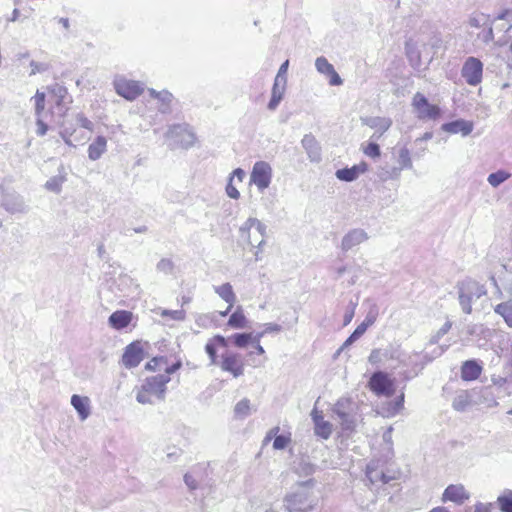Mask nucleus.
I'll list each match as a JSON object with an SVG mask.
<instances>
[{
	"label": "nucleus",
	"instance_id": "1",
	"mask_svg": "<svg viewBox=\"0 0 512 512\" xmlns=\"http://www.w3.org/2000/svg\"><path fill=\"white\" fill-rule=\"evenodd\" d=\"M68 97L66 87L58 83L47 86L46 91L37 90L33 97L37 117H46L48 114L51 117H63L67 111Z\"/></svg>",
	"mask_w": 512,
	"mask_h": 512
},
{
	"label": "nucleus",
	"instance_id": "2",
	"mask_svg": "<svg viewBox=\"0 0 512 512\" xmlns=\"http://www.w3.org/2000/svg\"><path fill=\"white\" fill-rule=\"evenodd\" d=\"M226 347L227 340L221 335H215L207 341L205 351L211 364L219 366L222 371L229 373L234 378L243 376L245 363L241 355L235 352H226L220 358L218 357V349Z\"/></svg>",
	"mask_w": 512,
	"mask_h": 512
},
{
	"label": "nucleus",
	"instance_id": "3",
	"mask_svg": "<svg viewBox=\"0 0 512 512\" xmlns=\"http://www.w3.org/2000/svg\"><path fill=\"white\" fill-rule=\"evenodd\" d=\"M169 376L157 375L146 378L137 392L136 399L141 404L152 403L153 399H163Z\"/></svg>",
	"mask_w": 512,
	"mask_h": 512
},
{
	"label": "nucleus",
	"instance_id": "4",
	"mask_svg": "<svg viewBox=\"0 0 512 512\" xmlns=\"http://www.w3.org/2000/svg\"><path fill=\"white\" fill-rule=\"evenodd\" d=\"M241 238L252 247H260L264 243L265 227L257 219H249L240 229Z\"/></svg>",
	"mask_w": 512,
	"mask_h": 512
},
{
	"label": "nucleus",
	"instance_id": "5",
	"mask_svg": "<svg viewBox=\"0 0 512 512\" xmlns=\"http://www.w3.org/2000/svg\"><path fill=\"white\" fill-rule=\"evenodd\" d=\"M368 388L377 396L390 397L395 392V383L387 373L378 371L370 377Z\"/></svg>",
	"mask_w": 512,
	"mask_h": 512
},
{
	"label": "nucleus",
	"instance_id": "6",
	"mask_svg": "<svg viewBox=\"0 0 512 512\" xmlns=\"http://www.w3.org/2000/svg\"><path fill=\"white\" fill-rule=\"evenodd\" d=\"M412 106L417 116L422 120H437L441 117V109L438 105L429 103L428 99L417 92L412 99Z\"/></svg>",
	"mask_w": 512,
	"mask_h": 512
},
{
	"label": "nucleus",
	"instance_id": "7",
	"mask_svg": "<svg viewBox=\"0 0 512 512\" xmlns=\"http://www.w3.org/2000/svg\"><path fill=\"white\" fill-rule=\"evenodd\" d=\"M147 343L135 340L128 344L122 354L121 362L124 367L131 369L137 367L146 356Z\"/></svg>",
	"mask_w": 512,
	"mask_h": 512
},
{
	"label": "nucleus",
	"instance_id": "8",
	"mask_svg": "<svg viewBox=\"0 0 512 512\" xmlns=\"http://www.w3.org/2000/svg\"><path fill=\"white\" fill-rule=\"evenodd\" d=\"M288 67H289V60H286L280 66L278 73L275 77L273 88H272L271 99L268 103V108L270 110H275L283 98V93H284L286 82H287L286 74L288 71Z\"/></svg>",
	"mask_w": 512,
	"mask_h": 512
},
{
	"label": "nucleus",
	"instance_id": "9",
	"mask_svg": "<svg viewBox=\"0 0 512 512\" xmlns=\"http://www.w3.org/2000/svg\"><path fill=\"white\" fill-rule=\"evenodd\" d=\"M469 24L471 27L480 29V31L476 34L478 40L483 43H489L494 39L493 35V22L490 20L488 15L483 13L474 14L470 20Z\"/></svg>",
	"mask_w": 512,
	"mask_h": 512
},
{
	"label": "nucleus",
	"instance_id": "10",
	"mask_svg": "<svg viewBox=\"0 0 512 512\" xmlns=\"http://www.w3.org/2000/svg\"><path fill=\"white\" fill-rule=\"evenodd\" d=\"M485 291L477 282L469 280L463 282L460 287L459 301L463 311L467 314L471 313V301L473 298H479Z\"/></svg>",
	"mask_w": 512,
	"mask_h": 512
},
{
	"label": "nucleus",
	"instance_id": "11",
	"mask_svg": "<svg viewBox=\"0 0 512 512\" xmlns=\"http://www.w3.org/2000/svg\"><path fill=\"white\" fill-rule=\"evenodd\" d=\"M462 77L465 79L467 84L476 86L482 81L483 76V64L475 57H469L463 64L461 70Z\"/></svg>",
	"mask_w": 512,
	"mask_h": 512
},
{
	"label": "nucleus",
	"instance_id": "12",
	"mask_svg": "<svg viewBox=\"0 0 512 512\" xmlns=\"http://www.w3.org/2000/svg\"><path fill=\"white\" fill-rule=\"evenodd\" d=\"M287 512H310L314 508L309 495L305 492H295L284 499Z\"/></svg>",
	"mask_w": 512,
	"mask_h": 512
},
{
	"label": "nucleus",
	"instance_id": "13",
	"mask_svg": "<svg viewBox=\"0 0 512 512\" xmlns=\"http://www.w3.org/2000/svg\"><path fill=\"white\" fill-rule=\"evenodd\" d=\"M272 169L270 165L264 161L256 162L253 166L250 182L255 184L259 190L266 189L271 182Z\"/></svg>",
	"mask_w": 512,
	"mask_h": 512
},
{
	"label": "nucleus",
	"instance_id": "14",
	"mask_svg": "<svg viewBox=\"0 0 512 512\" xmlns=\"http://www.w3.org/2000/svg\"><path fill=\"white\" fill-rule=\"evenodd\" d=\"M114 88L118 95L130 101L136 99L143 93V88L138 81L125 78L115 80Z\"/></svg>",
	"mask_w": 512,
	"mask_h": 512
},
{
	"label": "nucleus",
	"instance_id": "15",
	"mask_svg": "<svg viewBox=\"0 0 512 512\" xmlns=\"http://www.w3.org/2000/svg\"><path fill=\"white\" fill-rule=\"evenodd\" d=\"M182 366L181 361H177L171 365L168 363V359L164 356H156L153 357L150 361H148L145 365V369L151 372H162L165 374L163 376H169L180 369Z\"/></svg>",
	"mask_w": 512,
	"mask_h": 512
},
{
	"label": "nucleus",
	"instance_id": "16",
	"mask_svg": "<svg viewBox=\"0 0 512 512\" xmlns=\"http://www.w3.org/2000/svg\"><path fill=\"white\" fill-rule=\"evenodd\" d=\"M169 134L173 140L182 147H189L195 142V135L189 125L178 124L170 128Z\"/></svg>",
	"mask_w": 512,
	"mask_h": 512
},
{
	"label": "nucleus",
	"instance_id": "17",
	"mask_svg": "<svg viewBox=\"0 0 512 512\" xmlns=\"http://www.w3.org/2000/svg\"><path fill=\"white\" fill-rule=\"evenodd\" d=\"M470 498V493L462 484H450L442 494V501L453 502L457 505L464 504Z\"/></svg>",
	"mask_w": 512,
	"mask_h": 512
},
{
	"label": "nucleus",
	"instance_id": "18",
	"mask_svg": "<svg viewBox=\"0 0 512 512\" xmlns=\"http://www.w3.org/2000/svg\"><path fill=\"white\" fill-rule=\"evenodd\" d=\"M315 66L317 70L324 74L332 86H339L342 84V79L334 69L333 65L328 62L325 57H319L316 59Z\"/></svg>",
	"mask_w": 512,
	"mask_h": 512
},
{
	"label": "nucleus",
	"instance_id": "19",
	"mask_svg": "<svg viewBox=\"0 0 512 512\" xmlns=\"http://www.w3.org/2000/svg\"><path fill=\"white\" fill-rule=\"evenodd\" d=\"M134 319V315L128 310H117L108 319L109 325L115 330H122L128 327Z\"/></svg>",
	"mask_w": 512,
	"mask_h": 512
},
{
	"label": "nucleus",
	"instance_id": "20",
	"mask_svg": "<svg viewBox=\"0 0 512 512\" xmlns=\"http://www.w3.org/2000/svg\"><path fill=\"white\" fill-rule=\"evenodd\" d=\"M311 415L315 424V434L323 439H328L332 434V424L324 420L322 411L313 409Z\"/></svg>",
	"mask_w": 512,
	"mask_h": 512
},
{
	"label": "nucleus",
	"instance_id": "21",
	"mask_svg": "<svg viewBox=\"0 0 512 512\" xmlns=\"http://www.w3.org/2000/svg\"><path fill=\"white\" fill-rule=\"evenodd\" d=\"M368 170L366 162L362 161L357 165L350 168H343L336 171V177L339 180L350 182L359 177V175L365 173Z\"/></svg>",
	"mask_w": 512,
	"mask_h": 512
},
{
	"label": "nucleus",
	"instance_id": "22",
	"mask_svg": "<svg viewBox=\"0 0 512 512\" xmlns=\"http://www.w3.org/2000/svg\"><path fill=\"white\" fill-rule=\"evenodd\" d=\"M279 431H280L279 427H274V428L270 429L264 439L265 443L274 439L273 448L276 450L285 449L291 442V434L290 433L278 435Z\"/></svg>",
	"mask_w": 512,
	"mask_h": 512
},
{
	"label": "nucleus",
	"instance_id": "23",
	"mask_svg": "<svg viewBox=\"0 0 512 512\" xmlns=\"http://www.w3.org/2000/svg\"><path fill=\"white\" fill-rule=\"evenodd\" d=\"M215 292L223 299L226 303H228L227 309L221 313L222 316L227 315L236 302V295L233 291L231 284L224 283L220 286L214 288Z\"/></svg>",
	"mask_w": 512,
	"mask_h": 512
},
{
	"label": "nucleus",
	"instance_id": "24",
	"mask_svg": "<svg viewBox=\"0 0 512 512\" xmlns=\"http://www.w3.org/2000/svg\"><path fill=\"white\" fill-rule=\"evenodd\" d=\"M482 367L475 360H467L461 366V378L465 381H473L479 378Z\"/></svg>",
	"mask_w": 512,
	"mask_h": 512
},
{
	"label": "nucleus",
	"instance_id": "25",
	"mask_svg": "<svg viewBox=\"0 0 512 512\" xmlns=\"http://www.w3.org/2000/svg\"><path fill=\"white\" fill-rule=\"evenodd\" d=\"M107 149V140L104 136H98L88 147V157L91 160L99 159Z\"/></svg>",
	"mask_w": 512,
	"mask_h": 512
},
{
	"label": "nucleus",
	"instance_id": "26",
	"mask_svg": "<svg viewBox=\"0 0 512 512\" xmlns=\"http://www.w3.org/2000/svg\"><path fill=\"white\" fill-rule=\"evenodd\" d=\"M375 322V317H367L361 324H359L356 329L353 331V333L345 340V342L342 345V349L350 346L354 341H356L358 338H360L368 329L369 326H371Z\"/></svg>",
	"mask_w": 512,
	"mask_h": 512
},
{
	"label": "nucleus",
	"instance_id": "27",
	"mask_svg": "<svg viewBox=\"0 0 512 512\" xmlns=\"http://www.w3.org/2000/svg\"><path fill=\"white\" fill-rule=\"evenodd\" d=\"M248 320L241 307H238L229 317L227 325L233 329H244Z\"/></svg>",
	"mask_w": 512,
	"mask_h": 512
},
{
	"label": "nucleus",
	"instance_id": "28",
	"mask_svg": "<svg viewBox=\"0 0 512 512\" xmlns=\"http://www.w3.org/2000/svg\"><path fill=\"white\" fill-rule=\"evenodd\" d=\"M71 404L76 409L81 419H86L89 416L90 411L88 397H82L75 394L71 398Z\"/></svg>",
	"mask_w": 512,
	"mask_h": 512
},
{
	"label": "nucleus",
	"instance_id": "29",
	"mask_svg": "<svg viewBox=\"0 0 512 512\" xmlns=\"http://www.w3.org/2000/svg\"><path fill=\"white\" fill-rule=\"evenodd\" d=\"M231 341L237 348H245L249 344L254 343V339H256V334L253 333H236L231 336Z\"/></svg>",
	"mask_w": 512,
	"mask_h": 512
},
{
	"label": "nucleus",
	"instance_id": "30",
	"mask_svg": "<svg viewBox=\"0 0 512 512\" xmlns=\"http://www.w3.org/2000/svg\"><path fill=\"white\" fill-rule=\"evenodd\" d=\"M495 312L504 318L509 327H512V300L498 304L495 307Z\"/></svg>",
	"mask_w": 512,
	"mask_h": 512
},
{
	"label": "nucleus",
	"instance_id": "31",
	"mask_svg": "<svg viewBox=\"0 0 512 512\" xmlns=\"http://www.w3.org/2000/svg\"><path fill=\"white\" fill-rule=\"evenodd\" d=\"M445 129L451 133L462 132L467 135L472 131V124L465 121H454L445 125Z\"/></svg>",
	"mask_w": 512,
	"mask_h": 512
},
{
	"label": "nucleus",
	"instance_id": "32",
	"mask_svg": "<svg viewBox=\"0 0 512 512\" xmlns=\"http://www.w3.org/2000/svg\"><path fill=\"white\" fill-rule=\"evenodd\" d=\"M234 412L236 417L245 418L251 412V403L248 399L240 400L234 408Z\"/></svg>",
	"mask_w": 512,
	"mask_h": 512
},
{
	"label": "nucleus",
	"instance_id": "33",
	"mask_svg": "<svg viewBox=\"0 0 512 512\" xmlns=\"http://www.w3.org/2000/svg\"><path fill=\"white\" fill-rule=\"evenodd\" d=\"M404 393H401L395 400L394 403L388 404V413L390 416L398 414L404 408Z\"/></svg>",
	"mask_w": 512,
	"mask_h": 512
},
{
	"label": "nucleus",
	"instance_id": "34",
	"mask_svg": "<svg viewBox=\"0 0 512 512\" xmlns=\"http://www.w3.org/2000/svg\"><path fill=\"white\" fill-rule=\"evenodd\" d=\"M498 504L502 512H512V491L498 497Z\"/></svg>",
	"mask_w": 512,
	"mask_h": 512
},
{
	"label": "nucleus",
	"instance_id": "35",
	"mask_svg": "<svg viewBox=\"0 0 512 512\" xmlns=\"http://www.w3.org/2000/svg\"><path fill=\"white\" fill-rule=\"evenodd\" d=\"M509 177V174L504 172V171H498V172H495V173H492L489 175L488 177V182L496 187L498 186L499 184H501L502 182H504L506 179H508Z\"/></svg>",
	"mask_w": 512,
	"mask_h": 512
},
{
	"label": "nucleus",
	"instance_id": "36",
	"mask_svg": "<svg viewBox=\"0 0 512 512\" xmlns=\"http://www.w3.org/2000/svg\"><path fill=\"white\" fill-rule=\"evenodd\" d=\"M363 153L370 158H378L380 156V147L376 143H368L363 147Z\"/></svg>",
	"mask_w": 512,
	"mask_h": 512
},
{
	"label": "nucleus",
	"instance_id": "37",
	"mask_svg": "<svg viewBox=\"0 0 512 512\" xmlns=\"http://www.w3.org/2000/svg\"><path fill=\"white\" fill-rule=\"evenodd\" d=\"M496 20H507V24L504 25L503 29H505L506 31H508L509 29L512 28V10L510 9H506L504 10L503 12H501L495 19L494 21Z\"/></svg>",
	"mask_w": 512,
	"mask_h": 512
},
{
	"label": "nucleus",
	"instance_id": "38",
	"mask_svg": "<svg viewBox=\"0 0 512 512\" xmlns=\"http://www.w3.org/2000/svg\"><path fill=\"white\" fill-rule=\"evenodd\" d=\"M263 333L256 334V339H254L253 350L250 351V355L257 354V355H264L265 350L260 344V338L262 337Z\"/></svg>",
	"mask_w": 512,
	"mask_h": 512
},
{
	"label": "nucleus",
	"instance_id": "39",
	"mask_svg": "<svg viewBox=\"0 0 512 512\" xmlns=\"http://www.w3.org/2000/svg\"><path fill=\"white\" fill-rule=\"evenodd\" d=\"M226 193L232 199H238L240 197V193L234 185V181L229 179V182L226 186Z\"/></svg>",
	"mask_w": 512,
	"mask_h": 512
},
{
	"label": "nucleus",
	"instance_id": "40",
	"mask_svg": "<svg viewBox=\"0 0 512 512\" xmlns=\"http://www.w3.org/2000/svg\"><path fill=\"white\" fill-rule=\"evenodd\" d=\"M161 316L170 317L173 320H183L184 319V313L182 311H178V310H175V311L163 310L161 312Z\"/></svg>",
	"mask_w": 512,
	"mask_h": 512
},
{
	"label": "nucleus",
	"instance_id": "41",
	"mask_svg": "<svg viewBox=\"0 0 512 512\" xmlns=\"http://www.w3.org/2000/svg\"><path fill=\"white\" fill-rule=\"evenodd\" d=\"M61 184H62L61 179L53 178L46 183V187H47V189H49L51 191L59 192Z\"/></svg>",
	"mask_w": 512,
	"mask_h": 512
},
{
	"label": "nucleus",
	"instance_id": "42",
	"mask_svg": "<svg viewBox=\"0 0 512 512\" xmlns=\"http://www.w3.org/2000/svg\"><path fill=\"white\" fill-rule=\"evenodd\" d=\"M45 117H38L37 119V134L43 136L48 131V125L44 122Z\"/></svg>",
	"mask_w": 512,
	"mask_h": 512
},
{
	"label": "nucleus",
	"instance_id": "43",
	"mask_svg": "<svg viewBox=\"0 0 512 512\" xmlns=\"http://www.w3.org/2000/svg\"><path fill=\"white\" fill-rule=\"evenodd\" d=\"M245 177V173L241 168H237L233 171L230 180L242 183Z\"/></svg>",
	"mask_w": 512,
	"mask_h": 512
},
{
	"label": "nucleus",
	"instance_id": "44",
	"mask_svg": "<svg viewBox=\"0 0 512 512\" xmlns=\"http://www.w3.org/2000/svg\"><path fill=\"white\" fill-rule=\"evenodd\" d=\"M30 65H31V73H30L31 75L42 72L47 69V66L45 64L37 63L34 61H32Z\"/></svg>",
	"mask_w": 512,
	"mask_h": 512
},
{
	"label": "nucleus",
	"instance_id": "45",
	"mask_svg": "<svg viewBox=\"0 0 512 512\" xmlns=\"http://www.w3.org/2000/svg\"><path fill=\"white\" fill-rule=\"evenodd\" d=\"M79 122L83 128L90 130V131L93 130V123L87 117L80 116Z\"/></svg>",
	"mask_w": 512,
	"mask_h": 512
},
{
	"label": "nucleus",
	"instance_id": "46",
	"mask_svg": "<svg viewBox=\"0 0 512 512\" xmlns=\"http://www.w3.org/2000/svg\"><path fill=\"white\" fill-rule=\"evenodd\" d=\"M474 512H491V504L478 503L475 505Z\"/></svg>",
	"mask_w": 512,
	"mask_h": 512
},
{
	"label": "nucleus",
	"instance_id": "47",
	"mask_svg": "<svg viewBox=\"0 0 512 512\" xmlns=\"http://www.w3.org/2000/svg\"><path fill=\"white\" fill-rule=\"evenodd\" d=\"M281 330V326L278 324H267L265 326L264 333H272V332H279Z\"/></svg>",
	"mask_w": 512,
	"mask_h": 512
},
{
	"label": "nucleus",
	"instance_id": "48",
	"mask_svg": "<svg viewBox=\"0 0 512 512\" xmlns=\"http://www.w3.org/2000/svg\"><path fill=\"white\" fill-rule=\"evenodd\" d=\"M353 317H354V309L352 308L348 312H346L344 315V322H343L344 326L348 325L352 321Z\"/></svg>",
	"mask_w": 512,
	"mask_h": 512
},
{
	"label": "nucleus",
	"instance_id": "49",
	"mask_svg": "<svg viewBox=\"0 0 512 512\" xmlns=\"http://www.w3.org/2000/svg\"><path fill=\"white\" fill-rule=\"evenodd\" d=\"M171 266H172V262L168 259H163L159 263V267H161L162 269H165L166 267H171Z\"/></svg>",
	"mask_w": 512,
	"mask_h": 512
},
{
	"label": "nucleus",
	"instance_id": "50",
	"mask_svg": "<svg viewBox=\"0 0 512 512\" xmlns=\"http://www.w3.org/2000/svg\"><path fill=\"white\" fill-rule=\"evenodd\" d=\"M429 512H450L446 507L437 506L431 509Z\"/></svg>",
	"mask_w": 512,
	"mask_h": 512
},
{
	"label": "nucleus",
	"instance_id": "51",
	"mask_svg": "<svg viewBox=\"0 0 512 512\" xmlns=\"http://www.w3.org/2000/svg\"><path fill=\"white\" fill-rule=\"evenodd\" d=\"M185 482L187 485H189L192 489H194L196 486L194 485V480H191V476L185 475Z\"/></svg>",
	"mask_w": 512,
	"mask_h": 512
},
{
	"label": "nucleus",
	"instance_id": "52",
	"mask_svg": "<svg viewBox=\"0 0 512 512\" xmlns=\"http://www.w3.org/2000/svg\"><path fill=\"white\" fill-rule=\"evenodd\" d=\"M454 408L457 409V410H461L463 409V405L462 403H460L459 401H455L454 404H453Z\"/></svg>",
	"mask_w": 512,
	"mask_h": 512
},
{
	"label": "nucleus",
	"instance_id": "53",
	"mask_svg": "<svg viewBox=\"0 0 512 512\" xmlns=\"http://www.w3.org/2000/svg\"><path fill=\"white\" fill-rule=\"evenodd\" d=\"M61 22L65 27H68V20L67 19H61Z\"/></svg>",
	"mask_w": 512,
	"mask_h": 512
},
{
	"label": "nucleus",
	"instance_id": "54",
	"mask_svg": "<svg viewBox=\"0 0 512 512\" xmlns=\"http://www.w3.org/2000/svg\"><path fill=\"white\" fill-rule=\"evenodd\" d=\"M152 95H153L154 97H157V98H158V97H159V95H160V93H156V92H154V91H153V92H152Z\"/></svg>",
	"mask_w": 512,
	"mask_h": 512
},
{
	"label": "nucleus",
	"instance_id": "55",
	"mask_svg": "<svg viewBox=\"0 0 512 512\" xmlns=\"http://www.w3.org/2000/svg\"><path fill=\"white\" fill-rule=\"evenodd\" d=\"M265 512H276L274 509H268Z\"/></svg>",
	"mask_w": 512,
	"mask_h": 512
}]
</instances>
